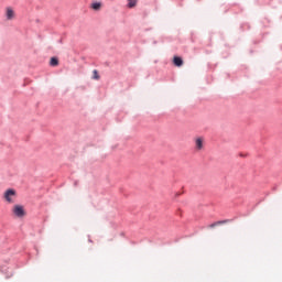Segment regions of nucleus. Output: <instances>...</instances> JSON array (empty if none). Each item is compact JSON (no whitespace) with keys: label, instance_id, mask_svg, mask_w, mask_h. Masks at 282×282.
Returning a JSON list of instances; mask_svg holds the SVG:
<instances>
[{"label":"nucleus","instance_id":"obj_9","mask_svg":"<svg viewBox=\"0 0 282 282\" xmlns=\"http://www.w3.org/2000/svg\"><path fill=\"white\" fill-rule=\"evenodd\" d=\"M93 74H94V76H93V78L95 79V80H100V75H98V70H93Z\"/></svg>","mask_w":282,"mask_h":282},{"label":"nucleus","instance_id":"obj_3","mask_svg":"<svg viewBox=\"0 0 282 282\" xmlns=\"http://www.w3.org/2000/svg\"><path fill=\"white\" fill-rule=\"evenodd\" d=\"M4 17H6L7 21H12L15 19L17 13H14V9L12 7H7Z\"/></svg>","mask_w":282,"mask_h":282},{"label":"nucleus","instance_id":"obj_2","mask_svg":"<svg viewBox=\"0 0 282 282\" xmlns=\"http://www.w3.org/2000/svg\"><path fill=\"white\" fill-rule=\"evenodd\" d=\"M3 198L8 204H14V199H17V191L9 188L4 192Z\"/></svg>","mask_w":282,"mask_h":282},{"label":"nucleus","instance_id":"obj_7","mask_svg":"<svg viewBox=\"0 0 282 282\" xmlns=\"http://www.w3.org/2000/svg\"><path fill=\"white\" fill-rule=\"evenodd\" d=\"M100 8H102V3H100V2H94L91 4L93 10H100Z\"/></svg>","mask_w":282,"mask_h":282},{"label":"nucleus","instance_id":"obj_1","mask_svg":"<svg viewBox=\"0 0 282 282\" xmlns=\"http://www.w3.org/2000/svg\"><path fill=\"white\" fill-rule=\"evenodd\" d=\"M12 214L14 217H18V219H23V217L26 215L25 207H23V205H14L12 207Z\"/></svg>","mask_w":282,"mask_h":282},{"label":"nucleus","instance_id":"obj_10","mask_svg":"<svg viewBox=\"0 0 282 282\" xmlns=\"http://www.w3.org/2000/svg\"><path fill=\"white\" fill-rule=\"evenodd\" d=\"M217 224H219V223L212 224V225L209 226V228H215V226H216Z\"/></svg>","mask_w":282,"mask_h":282},{"label":"nucleus","instance_id":"obj_4","mask_svg":"<svg viewBox=\"0 0 282 282\" xmlns=\"http://www.w3.org/2000/svg\"><path fill=\"white\" fill-rule=\"evenodd\" d=\"M204 150V138L198 137L195 139V151H203Z\"/></svg>","mask_w":282,"mask_h":282},{"label":"nucleus","instance_id":"obj_8","mask_svg":"<svg viewBox=\"0 0 282 282\" xmlns=\"http://www.w3.org/2000/svg\"><path fill=\"white\" fill-rule=\"evenodd\" d=\"M138 6V0H128V8H135Z\"/></svg>","mask_w":282,"mask_h":282},{"label":"nucleus","instance_id":"obj_5","mask_svg":"<svg viewBox=\"0 0 282 282\" xmlns=\"http://www.w3.org/2000/svg\"><path fill=\"white\" fill-rule=\"evenodd\" d=\"M173 63L176 67H182L184 65V61L180 56H174Z\"/></svg>","mask_w":282,"mask_h":282},{"label":"nucleus","instance_id":"obj_6","mask_svg":"<svg viewBox=\"0 0 282 282\" xmlns=\"http://www.w3.org/2000/svg\"><path fill=\"white\" fill-rule=\"evenodd\" d=\"M57 65H58V58L52 57L51 62H50V66L51 67H57Z\"/></svg>","mask_w":282,"mask_h":282}]
</instances>
